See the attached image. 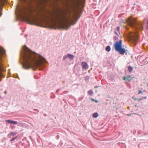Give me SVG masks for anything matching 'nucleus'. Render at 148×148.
Listing matches in <instances>:
<instances>
[{"label":"nucleus","instance_id":"f257e3e1","mask_svg":"<svg viewBox=\"0 0 148 148\" xmlns=\"http://www.w3.org/2000/svg\"><path fill=\"white\" fill-rule=\"evenodd\" d=\"M20 58L23 67L25 69L32 68L33 70L37 68L42 70L47 63L43 57L32 51L25 45L23 47L22 51H21Z\"/></svg>","mask_w":148,"mask_h":148},{"label":"nucleus","instance_id":"f03ea898","mask_svg":"<svg viewBox=\"0 0 148 148\" xmlns=\"http://www.w3.org/2000/svg\"><path fill=\"white\" fill-rule=\"evenodd\" d=\"M128 23L130 27L134 28L136 30H141L143 28L142 23L137 22L135 19L129 18Z\"/></svg>","mask_w":148,"mask_h":148},{"label":"nucleus","instance_id":"7ed1b4c3","mask_svg":"<svg viewBox=\"0 0 148 148\" xmlns=\"http://www.w3.org/2000/svg\"><path fill=\"white\" fill-rule=\"evenodd\" d=\"M16 15L22 18L25 19L27 16L26 7L22 5H17L16 6Z\"/></svg>","mask_w":148,"mask_h":148},{"label":"nucleus","instance_id":"20e7f679","mask_svg":"<svg viewBox=\"0 0 148 148\" xmlns=\"http://www.w3.org/2000/svg\"><path fill=\"white\" fill-rule=\"evenodd\" d=\"M5 50L0 46V81L1 80V78L3 76V74L1 72L5 70L2 63L3 60L2 58V57L5 55Z\"/></svg>","mask_w":148,"mask_h":148},{"label":"nucleus","instance_id":"39448f33","mask_svg":"<svg viewBox=\"0 0 148 148\" xmlns=\"http://www.w3.org/2000/svg\"><path fill=\"white\" fill-rule=\"evenodd\" d=\"M62 20L65 22L66 24H68L69 25L68 26L67 25L63 27L64 29H68L69 27H70L71 25L70 24L71 22H72V19L71 18L70 16H69L65 18H62Z\"/></svg>","mask_w":148,"mask_h":148},{"label":"nucleus","instance_id":"423d86ee","mask_svg":"<svg viewBox=\"0 0 148 148\" xmlns=\"http://www.w3.org/2000/svg\"><path fill=\"white\" fill-rule=\"evenodd\" d=\"M122 40H120L119 41H116L114 44V46L116 51L122 47Z\"/></svg>","mask_w":148,"mask_h":148},{"label":"nucleus","instance_id":"0eeeda50","mask_svg":"<svg viewBox=\"0 0 148 148\" xmlns=\"http://www.w3.org/2000/svg\"><path fill=\"white\" fill-rule=\"evenodd\" d=\"M7 3L6 0H0V16L2 15V13L1 12V10L3 8V6L5 3Z\"/></svg>","mask_w":148,"mask_h":148},{"label":"nucleus","instance_id":"6e6552de","mask_svg":"<svg viewBox=\"0 0 148 148\" xmlns=\"http://www.w3.org/2000/svg\"><path fill=\"white\" fill-rule=\"evenodd\" d=\"M129 38L130 40L134 43L138 40L137 38H135V36L131 34L129 35Z\"/></svg>","mask_w":148,"mask_h":148},{"label":"nucleus","instance_id":"1a4fd4ad","mask_svg":"<svg viewBox=\"0 0 148 148\" xmlns=\"http://www.w3.org/2000/svg\"><path fill=\"white\" fill-rule=\"evenodd\" d=\"M116 51L119 52L120 54L122 55H123L126 52L125 49L123 48L122 47L118 49Z\"/></svg>","mask_w":148,"mask_h":148},{"label":"nucleus","instance_id":"9d476101","mask_svg":"<svg viewBox=\"0 0 148 148\" xmlns=\"http://www.w3.org/2000/svg\"><path fill=\"white\" fill-rule=\"evenodd\" d=\"M81 64L84 69H87L88 68V66L86 62H82Z\"/></svg>","mask_w":148,"mask_h":148},{"label":"nucleus","instance_id":"9b49d317","mask_svg":"<svg viewBox=\"0 0 148 148\" xmlns=\"http://www.w3.org/2000/svg\"><path fill=\"white\" fill-rule=\"evenodd\" d=\"M6 121L9 123H11V124H12L14 125H16L17 123V121H12L10 120H6Z\"/></svg>","mask_w":148,"mask_h":148},{"label":"nucleus","instance_id":"f8f14e48","mask_svg":"<svg viewBox=\"0 0 148 148\" xmlns=\"http://www.w3.org/2000/svg\"><path fill=\"white\" fill-rule=\"evenodd\" d=\"M68 56L70 60H73L74 58V56L73 55L69 53L68 54Z\"/></svg>","mask_w":148,"mask_h":148},{"label":"nucleus","instance_id":"ddd939ff","mask_svg":"<svg viewBox=\"0 0 148 148\" xmlns=\"http://www.w3.org/2000/svg\"><path fill=\"white\" fill-rule=\"evenodd\" d=\"M51 20L52 21H57L60 20V19L57 17H56L55 18L52 17Z\"/></svg>","mask_w":148,"mask_h":148},{"label":"nucleus","instance_id":"4468645a","mask_svg":"<svg viewBox=\"0 0 148 148\" xmlns=\"http://www.w3.org/2000/svg\"><path fill=\"white\" fill-rule=\"evenodd\" d=\"M130 78V76H128L127 77H123V79L124 80H127L129 81L131 80Z\"/></svg>","mask_w":148,"mask_h":148},{"label":"nucleus","instance_id":"2eb2a0df","mask_svg":"<svg viewBox=\"0 0 148 148\" xmlns=\"http://www.w3.org/2000/svg\"><path fill=\"white\" fill-rule=\"evenodd\" d=\"M105 49L107 52H109L111 50L110 46L109 45L107 46L105 48Z\"/></svg>","mask_w":148,"mask_h":148},{"label":"nucleus","instance_id":"dca6fc26","mask_svg":"<svg viewBox=\"0 0 148 148\" xmlns=\"http://www.w3.org/2000/svg\"><path fill=\"white\" fill-rule=\"evenodd\" d=\"M99 115L97 113L95 112L93 114L92 116L94 118H96Z\"/></svg>","mask_w":148,"mask_h":148},{"label":"nucleus","instance_id":"f3484780","mask_svg":"<svg viewBox=\"0 0 148 148\" xmlns=\"http://www.w3.org/2000/svg\"><path fill=\"white\" fill-rule=\"evenodd\" d=\"M119 36L118 35L114 36L113 37V39L114 40H118Z\"/></svg>","mask_w":148,"mask_h":148},{"label":"nucleus","instance_id":"a211bd4d","mask_svg":"<svg viewBox=\"0 0 148 148\" xmlns=\"http://www.w3.org/2000/svg\"><path fill=\"white\" fill-rule=\"evenodd\" d=\"M133 68L132 67L130 66H129L128 67V70L129 72H131L133 71Z\"/></svg>","mask_w":148,"mask_h":148},{"label":"nucleus","instance_id":"6ab92c4d","mask_svg":"<svg viewBox=\"0 0 148 148\" xmlns=\"http://www.w3.org/2000/svg\"><path fill=\"white\" fill-rule=\"evenodd\" d=\"M16 132H11L10 134H9V135H10L11 136H14L16 134Z\"/></svg>","mask_w":148,"mask_h":148},{"label":"nucleus","instance_id":"aec40b11","mask_svg":"<svg viewBox=\"0 0 148 148\" xmlns=\"http://www.w3.org/2000/svg\"><path fill=\"white\" fill-rule=\"evenodd\" d=\"M88 93L90 95H92L93 94V92L92 90H90L88 92Z\"/></svg>","mask_w":148,"mask_h":148},{"label":"nucleus","instance_id":"412c9836","mask_svg":"<svg viewBox=\"0 0 148 148\" xmlns=\"http://www.w3.org/2000/svg\"><path fill=\"white\" fill-rule=\"evenodd\" d=\"M67 58H68V54L64 56L63 58V60H65Z\"/></svg>","mask_w":148,"mask_h":148},{"label":"nucleus","instance_id":"4be33fe9","mask_svg":"<svg viewBox=\"0 0 148 148\" xmlns=\"http://www.w3.org/2000/svg\"><path fill=\"white\" fill-rule=\"evenodd\" d=\"M17 138V137H14L11 139V140H10V141H13L15 140Z\"/></svg>","mask_w":148,"mask_h":148},{"label":"nucleus","instance_id":"5701e85b","mask_svg":"<svg viewBox=\"0 0 148 148\" xmlns=\"http://www.w3.org/2000/svg\"><path fill=\"white\" fill-rule=\"evenodd\" d=\"M89 79V77L88 76H86V77L85 78V80L86 81H87Z\"/></svg>","mask_w":148,"mask_h":148},{"label":"nucleus","instance_id":"b1692460","mask_svg":"<svg viewBox=\"0 0 148 148\" xmlns=\"http://www.w3.org/2000/svg\"><path fill=\"white\" fill-rule=\"evenodd\" d=\"M91 100L92 101H95L96 103L98 102V101H97V100L95 99L92 98L91 99Z\"/></svg>","mask_w":148,"mask_h":148},{"label":"nucleus","instance_id":"393cba45","mask_svg":"<svg viewBox=\"0 0 148 148\" xmlns=\"http://www.w3.org/2000/svg\"><path fill=\"white\" fill-rule=\"evenodd\" d=\"M119 29H120V27L119 26H118L117 27V29H116V30H117L119 32Z\"/></svg>","mask_w":148,"mask_h":148},{"label":"nucleus","instance_id":"a878e982","mask_svg":"<svg viewBox=\"0 0 148 148\" xmlns=\"http://www.w3.org/2000/svg\"><path fill=\"white\" fill-rule=\"evenodd\" d=\"M138 93L139 94H143V92L141 90H139L138 91Z\"/></svg>","mask_w":148,"mask_h":148},{"label":"nucleus","instance_id":"bb28decb","mask_svg":"<svg viewBox=\"0 0 148 148\" xmlns=\"http://www.w3.org/2000/svg\"><path fill=\"white\" fill-rule=\"evenodd\" d=\"M142 99H147V97L145 96L143 97H142Z\"/></svg>","mask_w":148,"mask_h":148},{"label":"nucleus","instance_id":"cd10ccee","mask_svg":"<svg viewBox=\"0 0 148 148\" xmlns=\"http://www.w3.org/2000/svg\"><path fill=\"white\" fill-rule=\"evenodd\" d=\"M60 90V89H58L56 91V93H58V92H59V91Z\"/></svg>","mask_w":148,"mask_h":148},{"label":"nucleus","instance_id":"c85d7f7f","mask_svg":"<svg viewBox=\"0 0 148 148\" xmlns=\"http://www.w3.org/2000/svg\"><path fill=\"white\" fill-rule=\"evenodd\" d=\"M114 33L115 34H116V35H118V34L117 33V32L116 31H115L114 32Z\"/></svg>","mask_w":148,"mask_h":148},{"label":"nucleus","instance_id":"c756f323","mask_svg":"<svg viewBox=\"0 0 148 148\" xmlns=\"http://www.w3.org/2000/svg\"><path fill=\"white\" fill-rule=\"evenodd\" d=\"M21 1L22 3H24L25 2V0H21Z\"/></svg>","mask_w":148,"mask_h":148},{"label":"nucleus","instance_id":"7c9ffc66","mask_svg":"<svg viewBox=\"0 0 148 148\" xmlns=\"http://www.w3.org/2000/svg\"><path fill=\"white\" fill-rule=\"evenodd\" d=\"M145 59L146 60V61L147 62V63H148V57L146 58Z\"/></svg>","mask_w":148,"mask_h":148},{"label":"nucleus","instance_id":"2f4dec72","mask_svg":"<svg viewBox=\"0 0 148 148\" xmlns=\"http://www.w3.org/2000/svg\"><path fill=\"white\" fill-rule=\"evenodd\" d=\"M138 99L139 100V101H140L141 100H142V98H140Z\"/></svg>","mask_w":148,"mask_h":148},{"label":"nucleus","instance_id":"473e14b6","mask_svg":"<svg viewBox=\"0 0 148 148\" xmlns=\"http://www.w3.org/2000/svg\"><path fill=\"white\" fill-rule=\"evenodd\" d=\"M99 86H96L95 87V88H98Z\"/></svg>","mask_w":148,"mask_h":148},{"label":"nucleus","instance_id":"72a5a7b5","mask_svg":"<svg viewBox=\"0 0 148 148\" xmlns=\"http://www.w3.org/2000/svg\"><path fill=\"white\" fill-rule=\"evenodd\" d=\"M127 115L128 116H131V114H127Z\"/></svg>","mask_w":148,"mask_h":148},{"label":"nucleus","instance_id":"f704fd0d","mask_svg":"<svg viewBox=\"0 0 148 148\" xmlns=\"http://www.w3.org/2000/svg\"><path fill=\"white\" fill-rule=\"evenodd\" d=\"M137 99V98H134V100H137V99Z\"/></svg>","mask_w":148,"mask_h":148},{"label":"nucleus","instance_id":"c9c22d12","mask_svg":"<svg viewBox=\"0 0 148 148\" xmlns=\"http://www.w3.org/2000/svg\"><path fill=\"white\" fill-rule=\"evenodd\" d=\"M75 24V23H72V24H71V25H74Z\"/></svg>","mask_w":148,"mask_h":148},{"label":"nucleus","instance_id":"e433bc0d","mask_svg":"<svg viewBox=\"0 0 148 148\" xmlns=\"http://www.w3.org/2000/svg\"><path fill=\"white\" fill-rule=\"evenodd\" d=\"M57 138L58 139V138H59V136H57Z\"/></svg>","mask_w":148,"mask_h":148},{"label":"nucleus","instance_id":"4c0bfd02","mask_svg":"<svg viewBox=\"0 0 148 148\" xmlns=\"http://www.w3.org/2000/svg\"><path fill=\"white\" fill-rule=\"evenodd\" d=\"M13 77H15V78H16L17 77L16 76H13Z\"/></svg>","mask_w":148,"mask_h":148},{"label":"nucleus","instance_id":"58836bf2","mask_svg":"<svg viewBox=\"0 0 148 148\" xmlns=\"http://www.w3.org/2000/svg\"><path fill=\"white\" fill-rule=\"evenodd\" d=\"M147 86L148 87V83H147Z\"/></svg>","mask_w":148,"mask_h":148},{"label":"nucleus","instance_id":"ea45409f","mask_svg":"<svg viewBox=\"0 0 148 148\" xmlns=\"http://www.w3.org/2000/svg\"><path fill=\"white\" fill-rule=\"evenodd\" d=\"M5 92V94H6V91H5V92Z\"/></svg>","mask_w":148,"mask_h":148},{"label":"nucleus","instance_id":"a19ab883","mask_svg":"<svg viewBox=\"0 0 148 148\" xmlns=\"http://www.w3.org/2000/svg\"><path fill=\"white\" fill-rule=\"evenodd\" d=\"M44 115L45 116H46V115H45V114H44Z\"/></svg>","mask_w":148,"mask_h":148},{"label":"nucleus","instance_id":"79ce46f5","mask_svg":"<svg viewBox=\"0 0 148 148\" xmlns=\"http://www.w3.org/2000/svg\"><path fill=\"white\" fill-rule=\"evenodd\" d=\"M97 92V90H96V91H95V92Z\"/></svg>","mask_w":148,"mask_h":148},{"label":"nucleus","instance_id":"37998d69","mask_svg":"<svg viewBox=\"0 0 148 148\" xmlns=\"http://www.w3.org/2000/svg\"><path fill=\"white\" fill-rule=\"evenodd\" d=\"M27 36V35H26L25 36Z\"/></svg>","mask_w":148,"mask_h":148},{"label":"nucleus","instance_id":"c03bdc74","mask_svg":"<svg viewBox=\"0 0 148 148\" xmlns=\"http://www.w3.org/2000/svg\"><path fill=\"white\" fill-rule=\"evenodd\" d=\"M135 5V4H134V5Z\"/></svg>","mask_w":148,"mask_h":148},{"label":"nucleus","instance_id":"a18cd8bd","mask_svg":"<svg viewBox=\"0 0 148 148\" xmlns=\"http://www.w3.org/2000/svg\"><path fill=\"white\" fill-rule=\"evenodd\" d=\"M1 98V96H0V98Z\"/></svg>","mask_w":148,"mask_h":148}]
</instances>
